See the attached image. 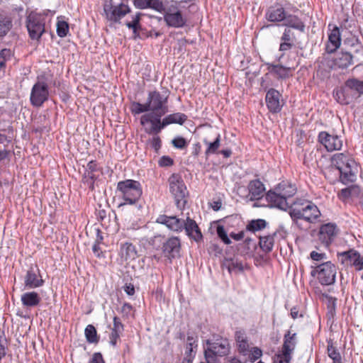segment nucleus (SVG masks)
<instances>
[{"mask_svg":"<svg viewBox=\"0 0 363 363\" xmlns=\"http://www.w3.org/2000/svg\"><path fill=\"white\" fill-rule=\"evenodd\" d=\"M181 241L177 237L169 238L162 245V252L169 260L180 256Z\"/></svg>","mask_w":363,"mask_h":363,"instance_id":"nucleus-15","label":"nucleus"},{"mask_svg":"<svg viewBox=\"0 0 363 363\" xmlns=\"http://www.w3.org/2000/svg\"><path fill=\"white\" fill-rule=\"evenodd\" d=\"M26 23L30 39L39 41L45 31V16L31 11L26 17Z\"/></svg>","mask_w":363,"mask_h":363,"instance_id":"nucleus-4","label":"nucleus"},{"mask_svg":"<svg viewBox=\"0 0 363 363\" xmlns=\"http://www.w3.org/2000/svg\"><path fill=\"white\" fill-rule=\"evenodd\" d=\"M249 352V359L252 362L258 359L262 354V350L257 347L252 348Z\"/></svg>","mask_w":363,"mask_h":363,"instance_id":"nucleus-54","label":"nucleus"},{"mask_svg":"<svg viewBox=\"0 0 363 363\" xmlns=\"http://www.w3.org/2000/svg\"><path fill=\"white\" fill-rule=\"evenodd\" d=\"M85 336L90 343H96L99 341L96 330L92 325H88L85 328Z\"/></svg>","mask_w":363,"mask_h":363,"instance_id":"nucleus-41","label":"nucleus"},{"mask_svg":"<svg viewBox=\"0 0 363 363\" xmlns=\"http://www.w3.org/2000/svg\"><path fill=\"white\" fill-rule=\"evenodd\" d=\"M267 225V222L262 219H257L252 220L247 225V230L252 232H255L264 228Z\"/></svg>","mask_w":363,"mask_h":363,"instance_id":"nucleus-43","label":"nucleus"},{"mask_svg":"<svg viewBox=\"0 0 363 363\" xmlns=\"http://www.w3.org/2000/svg\"><path fill=\"white\" fill-rule=\"evenodd\" d=\"M203 143L207 145L205 155L206 157L212 154L218 153V150L220 145V135L218 134L213 142H208L207 140H203Z\"/></svg>","mask_w":363,"mask_h":363,"instance_id":"nucleus-36","label":"nucleus"},{"mask_svg":"<svg viewBox=\"0 0 363 363\" xmlns=\"http://www.w3.org/2000/svg\"><path fill=\"white\" fill-rule=\"evenodd\" d=\"M248 196L250 201L259 200L263 197L265 187L259 179H254L250 182L247 186Z\"/></svg>","mask_w":363,"mask_h":363,"instance_id":"nucleus-20","label":"nucleus"},{"mask_svg":"<svg viewBox=\"0 0 363 363\" xmlns=\"http://www.w3.org/2000/svg\"><path fill=\"white\" fill-rule=\"evenodd\" d=\"M311 258L313 260V261H317V262H326V259H327V257H326V255L325 253H322V252H315V251H312L311 252Z\"/></svg>","mask_w":363,"mask_h":363,"instance_id":"nucleus-57","label":"nucleus"},{"mask_svg":"<svg viewBox=\"0 0 363 363\" xmlns=\"http://www.w3.org/2000/svg\"><path fill=\"white\" fill-rule=\"evenodd\" d=\"M169 191L174 196L178 207L184 206L186 203L188 191L182 177L177 174H172L168 179Z\"/></svg>","mask_w":363,"mask_h":363,"instance_id":"nucleus-7","label":"nucleus"},{"mask_svg":"<svg viewBox=\"0 0 363 363\" xmlns=\"http://www.w3.org/2000/svg\"><path fill=\"white\" fill-rule=\"evenodd\" d=\"M128 5L121 3L118 5H113L112 0L106 2L104 5V12L106 18L114 23H119L121 19L130 12Z\"/></svg>","mask_w":363,"mask_h":363,"instance_id":"nucleus-10","label":"nucleus"},{"mask_svg":"<svg viewBox=\"0 0 363 363\" xmlns=\"http://www.w3.org/2000/svg\"><path fill=\"white\" fill-rule=\"evenodd\" d=\"M123 330V325L121 323L120 319L115 316L113 318V325L111 328V331L122 333Z\"/></svg>","mask_w":363,"mask_h":363,"instance_id":"nucleus-59","label":"nucleus"},{"mask_svg":"<svg viewBox=\"0 0 363 363\" xmlns=\"http://www.w3.org/2000/svg\"><path fill=\"white\" fill-rule=\"evenodd\" d=\"M357 166L354 160L352 158L347 163L346 166L340 169V174L337 175V178L343 184L353 182L356 179Z\"/></svg>","mask_w":363,"mask_h":363,"instance_id":"nucleus-16","label":"nucleus"},{"mask_svg":"<svg viewBox=\"0 0 363 363\" xmlns=\"http://www.w3.org/2000/svg\"><path fill=\"white\" fill-rule=\"evenodd\" d=\"M218 236L225 245H230L231 240L228 237L227 233L223 225H218L216 229Z\"/></svg>","mask_w":363,"mask_h":363,"instance_id":"nucleus-51","label":"nucleus"},{"mask_svg":"<svg viewBox=\"0 0 363 363\" xmlns=\"http://www.w3.org/2000/svg\"><path fill=\"white\" fill-rule=\"evenodd\" d=\"M328 354L333 359V363H342V358L339 351L330 342L328 345Z\"/></svg>","mask_w":363,"mask_h":363,"instance_id":"nucleus-42","label":"nucleus"},{"mask_svg":"<svg viewBox=\"0 0 363 363\" xmlns=\"http://www.w3.org/2000/svg\"><path fill=\"white\" fill-rule=\"evenodd\" d=\"M280 97L281 94L276 89H271L267 91L265 100L267 107L271 112L277 113L281 110Z\"/></svg>","mask_w":363,"mask_h":363,"instance_id":"nucleus-19","label":"nucleus"},{"mask_svg":"<svg viewBox=\"0 0 363 363\" xmlns=\"http://www.w3.org/2000/svg\"><path fill=\"white\" fill-rule=\"evenodd\" d=\"M44 281L41 277H38L35 272L30 268L27 271L24 277L25 287L28 289L40 287L43 285Z\"/></svg>","mask_w":363,"mask_h":363,"instance_id":"nucleus-25","label":"nucleus"},{"mask_svg":"<svg viewBox=\"0 0 363 363\" xmlns=\"http://www.w3.org/2000/svg\"><path fill=\"white\" fill-rule=\"evenodd\" d=\"M344 93H345V91H342L340 88V89L335 91V98L340 104L346 105L348 104V98H345Z\"/></svg>","mask_w":363,"mask_h":363,"instance_id":"nucleus-56","label":"nucleus"},{"mask_svg":"<svg viewBox=\"0 0 363 363\" xmlns=\"http://www.w3.org/2000/svg\"><path fill=\"white\" fill-rule=\"evenodd\" d=\"M286 11L281 6H270L265 14L267 21L270 22H281L286 18Z\"/></svg>","mask_w":363,"mask_h":363,"instance_id":"nucleus-24","label":"nucleus"},{"mask_svg":"<svg viewBox=\"0 0 363 363\" xmlns=\"http://www.w3.org/2000/svg\"><path fill=\"white\" fill-rule=\"evenodd\" d=\"M69 31V25L65 21H58L57 23V33L61 38L65 37Z\"/></svg>","mask_w":363,"mask_h":363,"instance_id":"nucleus-47","label":"nucleus"},{"mask_svg":"<svg viewBox=\"0 0 363 363\" xmlns=\"http://www.w3.org/2000/svg\"><path fill=\"white\" fill-rule=\"evenodd\" d=\"M121 334V333L111 331L110 337H109L111 345H112L113 346H115L116 345L117 341L119 339Z\"/></svg>","mask_w":363,"mask_h":363,"instance_id":"nucleus-63","label":"nucleus"},{"mask_svg":"<svg viewBox=\"0 0 363 363\" xmlns=\"http://www.w3.org/2000/svg\"><path fill=\"white\" fill-rule=\"evenodd\" d=\"M173 164V160L169 157H162L160 161V166H170Z\"/></svg>","mask_w":363,"mask_h":363,"instance_id":"nucleus-64","label":"nucleus"},{"mask_svg":"<svg viewBox=\"0 0 363 363\" xmlns=\"http://www.w3.org/2000/svg\"><path fill=\"white\" fill-rule=\"evenodd\" d=\"M168 96L161 94L157 91H152L148 93L147 106L151 113L165 114L168 112Z\"/></svg>","mask_w":363,"mask_h":363,"instance_id":"nucleus-9","label":"nucleus"},{"mask_svg":"<svg viewBox=\"0 0 363 363\" xmlns=\"http://www.w3.org/2000/svg\"><path fill=\"white\" fill-rule=\"evenodd\" d=\"M341 44V38L339 28L335 26L330 32L328 36V42L326 45V51L328 53L334 52L340 48Z\"/></svg>","mask_w":363,"mask_h":363,"instance_id":"nucleus-26","label":"nucleus"},{"mask_svg":"<svg viewBox=\"0 0 363 363\" xmlns=\"http://www.w3.org/2000/svg\"><path fill=\"white\" fill-rule=\"evenodd\" d=\"M164 114L162 113H146L140 117V124L145 125L147 123H151V128L146 132L149 134L155 133L158 134L160 131L167 125L164 124V118L161 120V118Z\"/></svg>","mask_w":363,"mask_h":363,"instance_id":"nucleus-13","label":"nucleus"},{"mask_svg":"<svg viewBox=\"0 0 363 363\" xmlns=\"http://www.w3.org/2000/svg\"><path fill=\"white\" fill-rule=\"evenodd\" d=\"M318 140L328 152L339 150L342 146V140L338 135L330 134L326 131L319 133Z\"/></svg>","mask_w":363,"mask_h":363,"instance_id":"nucleus-14","label":"nucleus"},{"mask_svg":"<svg viewBox=\"0 0 363 363\" xmlns=\"http://www.w3.org/2000/svg\"><path fill=\"white\" fill-rule=\"evenodd\" d=\"M267 235L264 236H260L259 245L260 248L265 252H269L272 250L274 244V235Z\"/></svg>","mask_w":363,"mask_h":363,"instance_id":"nucleus-33","label":"nucleus"},{"mask_svg":"<svg viewBox=\"0 0 363 363\" xmlns=\"http://www.w3.org/2000/svg\"><path fill=\"white\" fill-rule=\"evenodd\" d=\"M338 232L335 223H326L322 225L319 230V239L323 243L330 244L335 238Z\"/></svg>","mask_w":363,"mask_h":363,"instance_id":"nucleus-18","label":"nucleus"},{"mask_svg":"<svg viewBox=\"0 0 363 363\" xmlns=\"http://www.w3.org/2000/svg\"><path fill=\"white\" fill-rule=\"evenodd\" d=\"M117 191L123 199L130 204L135 203L142 195V188L139 182L132 179L121 181L117 184Z\"/></svg>","mask_w":363,"mask_h":363,"instance_id":"nucleus-5","label":"nucleus"},{"mask_svg":"<svg viewBox=\"0 0 363 363\" xmlns=\"http://www.w3.org/2000/svg\"><path fill=\"white\" fill-rule=\"evenodd\" d=\"M167 1L163 3L161 0H150L149 9H152L157 12L164 13L167 9Z\"/></svg>","mask_w":363,"mask_h":363,"instance_id":"nucleus-44","label":"nucleus"},{"mask_svg":"<svg viewBox=\"0 0 363 363\" xmlns=\"http://www.w3.org/2000/svg\"><path fill=\"white\" fill-rule=\"evenodd\" d=\"M352 157L344 153L335 154L331 159V165L330 172H335V177L340 174V169L347 165V163Z\"/></svg>","mask_w":363,"mask_h":363,"instance_id":"nucleus-21","label":"nucleus"},{"mask_svg":"<svg viewBox=\"0 0 363 363\" xmlns=\"http://www.w3.org/2000/svg\"><path fill=\"white\" fill-rule=\"evenodd\" d=\"M142 14L140 13H137L135 16H133L132 21L126 22V26L132 29L134 33H136L137 30L140 28V21Z\"/></svg>","mask_w":363,"mask_h":363,"instance_id":"nucleus-45","label":"nucleus"},{"mask_svg":"<svg viewBox=\"0 0 363 363\" xmlns=\"http://www.w3.org/2000/svg\"><path fill=\"white\" fill-rule=\"evenodd\" d=\"M21 301L23 306L33 308L39 305L41 298L35 291L26 292L21 295Z\"/></svg>","mask_w":363,"mask_h":363,"instance_id":"nucleus-28","label":"nucleus"},{"mask_svg":"<svg viewBox=\"0 0 363 363\" xmlns=\"http://www.w3.org/2000/svg\"><path fill=\"white\" fill-rule=\"evenodd\" d=\"M130 111L133 114L137 115L149 111L147 104L133 102L130 106Z\"/></svg>","mask_w":363,"mask_h":363,"instance_id":"nucleus-46","label":"nucleus"},{"mask_svg":"<svg viewBox=\"0 0 363 363\" xmlns=\"http://www.w3.org/2000/svg\"><path fill=\"white\" fill-rule=\"evenodd\" d=\"M173 146L177 149H184L187 146L186 140L182 137H177L172 141Z\"/></svg>","mask_w":363,"mask_h":363,"instance_id":"nucleus-53","label":"nucleus"},{"mask_svg":"<svg viewBox=\"0 0 363 363\" xmlns=\"http://www.w3.org/2000/svg\"><path fill=\"white\" fill-rule=\"evenodd\" d=\"M359 193V189L357 186H350L345 189H342L338 193V196L342 200H346L348 198L354 196H357Z\"/></svg>","mask_w":363,"mask_h":363,"instance_id":"nucleus-38","label":"nucleus"},{"mask_svg":"<svg viewBox=\"0 0 363 363\" xmlns=\"http://www.w3.org/2000/svg\"><path fill=\"white\" fill-rule=\"evenodd\" d=\"M161 139L159 136L155 135L147 141V145L153 148L155 151H157L161 147Z\"/></svg>","mask_w":363,"mask_h":363,"instance_id":"nucleus-52","label":"nucleus"},{"mask_svg":"<svg viewBox=\"0 0 363 363\" xmlns=\"http://www.w3.org/2000/svg\"><path fill=\"white\" fill-rule=\"evenodd\" d=\"M268 71L277 76L278 78L285 79L289 77L291 68L284 67L281 65H268Z\"/></svg>","mask_w":363,"mask_h":363,"instance_id":"nucleus-31","label":"nucleus"},{"mask_svg":"<svg viewBox=\"0 0 363 363\" xmlns=\"http://www.w3.org/2000/svg\"><path fill=\"white\" fill-rule=\"evenodd\" d=\"M98 170V166L96 161H90L87 164L86 172L87 173V176L91 179L92 180L96 178V175L95 174V172Z\"/></svg>","mask_w":363,"mask_h":363,"instance_id":"nucleus-48","label":"nucleus"},{"mask_svg":"<svg viewBox=\"0 0 363 363\" xmlns=\"http://www.w3.org/2000/svg\"><path fill=\"white\" fill-rule=\"evenodd\" d=\"M289 215L294 220L303 219L313 223L318 220L321 213L318 206L309 201H298L293 203Z\"/></svg>","mask_w":363,"mask_h":363,"instance_id":"nucleus-2","label":"nucleus"},{"mask_svg":"<svg viewBox=\"0 0 363 363\" xmlns=\"http://www.w3.org/2000/svg\"><path fill=\"white\" fill-rule=\"evenodd\" d=\"M133 310V306L128 303H123L121 307V312L123 314V315L128 316Z\"/></svg>","mask_w":363,"mask_h":363,"instance_id":"nucleus-62","label":"nucleus"},{"mask_svg":"<svg viewBox=\"0 0 363 363\" xmlns=\"http://www.w3.org/2000/svg\"><path fill=\"white\" fill-rule=\"evenodd\" d=\"M207 348L205 350V357L206 361L209 359L216 361L215 356H225L229 353L230 346L227 340H218L216 342H211L207 340Z\"/></svg>","mask_w":363,"mask_h":363,"instance_id":"nucleus-12","label":"nucleus"},{"mask_svg":"<svg viewBox=\"0 0 363 363\" xmlns=\"http://www.w3.org/2000/svg\"><path fill=\"white\" fill-rule=\"evenodd\" d=\"M156 222L165 225L169 230L174 232H182L184 229V220L178 218L177 216H168L167 215H160Z\"/></svg>","mask_w":363,"mask_h":363,"instance_id":"nucleus-17","label":"nucleus"},{"mask_svg":"<svg viewBox=\"0 0 363 363\" xmlns=\"http://www.w3.org/2000/svg\"><path fill=\"white\" fill-rule=\"evenodd\" d=\"M284 26L291 29H296L302 33L305 31L306 27L304 23L298 16L291 14L288 16L286 15Z\"/></svg>","mask_w":363,"mask_h":363,"instance_id":"nucleus-30","label":"nucleus"},{"mask_svg":"<svg viewBox=\"0 0 363 363\" xmlns=\"http://www.w3.org/2000/svg\"><path fill=\"white\" fill-rule=\"evenodd\" d=\"M133 5L138 9H149L150 0H133Z\"/></svg>","mask_w":363,"mask_h":363,"instance_id":"nucleus-58","label":"nucleus"},{"mask_svg":"<svg viewBox=\"0 0 363 363\" xmlns=\"http://www.w3.org/2000/svg\"><path fill=\"white\" fill-rule=\"evenodd\" d=\"M296 40L294 33L289 28H286L281 37V43L279 45V51L285 52L291 50Z\"/></svg>","mask_w":363,"mask_h":363,"instance_id":"nucleus-27","label":"nucleus"},{"mask_svg":"<svg viewBox=\"0 0 363 363\" xmlns=\"http://www.w3.org/2000/svg\"><path fill=\"white\" fill-rule=\"evenodd\" d=\"M12 57V52L10 49H2L0 51V72H4L6 64Z\"/></svg>","mask_w":363,"mask_h":363,"instance_id":"nucleus-40","label":"nucleus"},{"mask_svg":"<svg viewBox=\"0 0 363 363\" xmlns=\"http://www.w3.org/2000/svg\"><path fill=\"white\" fill-rule=\"evenodd\" d=\"M187 119V116L182 113L169 114L164 118V124L167 125L172 123L182 125Z\"/></svg>","mask_w":363,"mask_h":363,"instance_id":"nucleus-37","label":"nucleus"},{"mask_svg":"<svg viewBox=\"0 0 363 363\" xmlns=\"http://www.w3.org/2000/svg\"><path fill=\"white\" fill-rule=\"evenodd\" d=\"M296 193V188L294 185L282 182L274 191L267 193L266 199L272 206L286 211L293 205L288 201V199L292 197Z\"/></svg>","mask_w":363,"mask_h":363,"instance_id":"nucleus-1","label":"nucleus"},{"mask_svg":"<svg viewBox=\"0 0 363 363\" xmlns=\"http://www.w3.org/2000/svg\"><path fill=\"white\" fill-rule=\"evenodd\" d=\"M12 20L6 15L0 14V37L5 36L12 28Z\"/></svg>","mask_w":363,"mask_h":363,"instance_id":"nucleus-35","label":"nucleus"},{"mask_svg":"<svg viewBox=\"0 0 363 363\" xmlns=\"http://www.w3.org/2000/svg\"><path fill=\"white\" fill-rule=\"evenodd\" d=\"M89 363H105L101 353H94L90 359Z\"/></svg>","mask_w":363,"mask_h":363,"instance_id":"nucleus-61","label":"nucleus"},{"mask_svg":"<svg viewBox=\"0 0 363 363\" xmlns=\"http://www.w3.org/2000/svg\"><path fill=\"white\" fill-rule=\"evenodd\" d=\"M345 44L354 50L356 53L363 51V44L358 37L356 35H351L347 38L345 40Z\"/></svg>","mask_w":363,"mask_h":363,"instance_id":"nucleus-34","label":"nucleus"},{"mask_svg":"<svg viewBox=\"0 0 363 363\" xmlns=\"http://www.w3.org/2000/svg\"><path fill=\"white\" fill-rule=\"evenodd\" d=\"M196 341L192 337H187V344L185 354L188 357H191L194 352V348L196 347Z\"/></svg>","mask_w":363,"mask_h":363,"instance_id":"nucleus-50","label":"nucleus"},{"mask_svg":"<svg viewBox=\"0 0 363 363\" xmlns=\"http://www.w3.org/2000/svg\"><path fill=\"white\" fill-rule=\"evenodd\" d=\"M237 344H238V350H239L240 352H242L244 354H246V353L249 352V344L246 339L241 340L240 342H238Z\"/></svg>","mask_w":363,"mask_h":363,"instance_id":"nucleus-60","label":"nucleus"},{"mask_svg":"<svg viewBox=\"0 0 363 363\" xmlns=\"http://www.w3.org/2000/svg\"><path fill=\"white\" fill-rule=\"evenodd\" d=\"M120 255L121 258L125 260L134 259L136 255L135 246L129 242L122 244L120 249Z\"/></svg>","mask_w":363,"mask_h":363,"instance_id":"nucleus-32","label":"nucleus"},{"mask_svg":"<svg viewBox=\"0 0 363 363\" xmlns=\"http://www.w3.org/2000/svg\"><path fill=\"white\" fill-rule=\"evenodd\" d=\"M184 229L186 231V235L196 242H199L202 239L201 232L193 219L187 217L186 220H184Z\"/></svg>","mask_w":363,"mask_h":363,"instance_id":"nucleus-23","label":"nucleus"},{"mask_svg":"<svg viewBox=\"0 0 363 363\" xmlns=\"http://www.w3.org/2000/svg\"><path fill=\"white\" fill-rule=\"evenodd\" d=\"M353 56L348 52L339 53L330 65L331 69H346L352 64Z\"/></svg>","mask_w":363,"mask_h":363,"instance_id":"nucleus-22","label":"nucleus"},{"mask_svg":"<svg viewBox=\"0 0 363 363\" xmlns=\"http://www.w3.org/2000/svg\"><path fill=\"white\" fill-rule=\"evenodd\" d=\"M181 2L171 0L167 1V9L164 13V21L169 27L183 28L186 23V18L179 9Z\"/></svg>","mask_w":363,"mask_h":363,"instance_id":"nucleus-3","label":"nucleus"},{"mask_svg":"<svg viewBox=\"0 0 363 363\" xmlns=\"http://www.w3.org/2000/svg\"><path fill=\"white\" fill-rule=\"evenodd\" d=\"M337 269L330 261L324 262L313 267L311 274L317 277L319 282L323 285H330L335 281Z\"/></svg>","mask_w":363,"mask_h":363,"instance_id":"nucleus-6","label":"nucleus"},{"mask_svg":"<svg viewBox=\"0 0 363 363\" xmlns=\"http://www.w3.org/2000/svg\"><path fill=\"white\" fill-rule=\"evenodd\" d=\"M49 97L48 85L43 79V77H38L37 82L31 89L30 101L32 106L40 107Z\"/></svg>","mask_w":363,"mask_h":363,"instance_id":"nucleus-8","label":"nucleus"},{"mask_svg":"<svg viewBox=\"0 0 363 363\" xmlns=\"http://www.w3.org/2000/svg\"><path fill=\"white\" fill-rule=\"evenodd\" d=\"M337 259L346 267H354L357 271L363 270V256L354 249L337 253Z\"/></svg>","mask_w":363,"mask_h":363,"instance_id":"nucleus-11","label":"nucleus"},{"mask_svg":"<svg viewBox=\"0 0 363 363\" xmlns=\"http://www.w3.org/2000/svg\"><path fill=\"white\" fill-rule=\"evenodd\" d=\"M347 87L350 88L353 93L356 94L357 97L363 94V81H359L356 79H350L346 81Z\"/></svg>","mask_w":363,"mask_h":363,"instance_id":"nucleus-39","label":"nucleus"},{"mask_svg":"<svg viewBox=\"0 0 363 363\" xmlns=\"http://www.w3.org/2000/svg\"><path fill=\"white\" fill-rule=\"evenodd\" d=\"M296 345V334L288 331L284 337V344L281 351L290 355L292 354Z\"/></svg>","mask_w":363,"mask_h":363,"instance_id":"nucleus-29","label":"nucleus"},{"mask_svg":"<svg viewBox=\"0 0 363 363\" xmlns=\"http://www.w3.org/2000/svg\"><path fill=\"white\" fill-rule=\"evenodd\" d=\"M342 91H345L344 93L345 98H348V104L355 98H357L356 94L353 93L350 88L347 87V83H345V85L341 87Z\"/></svg>","mask_w":363,"mask_h":363,"instance_id":"nucleus-55","label":"nucleus"},{"mask_svg":"<svg viewBox=\"0 0 363 363\" xmlns=\"http://www.w3.org/2000/svg\"><path fill=\"white\" fill-rule=\"evenodd\" d=\"M291 360V355L283 352L277 354L274 357V363H290Z\"/></svg>","mask_w":363,"mask_h":363,"instance_id":"nucleus-49","label":"nucleus"}]
</instances>
